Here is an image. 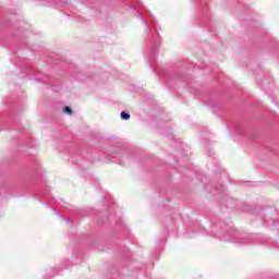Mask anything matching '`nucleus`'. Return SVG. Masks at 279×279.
<instances>
[{"label": "nucleus", "mask_w": 279, "mask_h": 279, "mask_svg": "<svg viewBox=\"0 0 279 279\" xmlns=\"http://www.w3.org/2000/svg\"><path fill=\"white\" fill-rule=\"evenodd\" d=\"M137 16L138 19H142V23L146 25V32L148 34V38L146 40V47L150 52L148 60L151 63L154 62V54L156 53V49L160 47V43H162V39L160 38V34H158V29H160V27L156 26V21H153V26L149 25V22L143 19V14L141 12H137Z\"/></svg>", "instance_id": "obj_1"}, {"label": "nucleus", "mask_w": 279, "mask_h": 279, "mask_svg": "<svg viewBox=\"0 0 279 279\" xmlns=\"http://www.w3.org/2000/svg\"><path fill=\"white\" fill-rule=\"evenodd\" d=\"M223 232L229 239L221 238V241H231V243H238V245H247L252 243L250 235L241 231L225 229Z\"/></svg>", "instance_id": "obj_2"}, {"label": "nucleus", "mask_w": 279, "mask_h": 279, "mask_svg": "<svg viewBox=\"0 0 279 279\" xmlns=\"http://www.w3.org/2000/svg\"><path fill=\"white\" fill-rule=\"evenodd\" d=\"M120 119H122V121H130V113L126 111H122L120 113Z\"/></svg>", "instance_id": "obj_3"}, {"label": "nucleus", "mask_w": 279, "mask_h": 279, "mask_svg": "<svg viewBox=\"0 0 279 279\" xmlns=\"http://www.w3.org/2000/svg\"><path fill=\"white\" fill-rule=\"evenodd\" d=\"M63 112H64L65 114H72V113H73V110L71 109V107L65 106V107H63Z\"/></svg>", "instance_id": "obj_4"}, {"label": "nucleus", "mask_w": 279, "mask_h": 279, "mask_svg": "<svg viewBox=\"0 0 279 279\" xmlns=\"http://www.w3.org/2000/svg\"><path fill=\"white\" fill-rule=\"evenodd\" d=\"M63 221H65V223H71V218H63Z\"/></svg>", "instance_id": "obj_5"}, {"label": "nucleus", "mask_w": 279, "mask_h": 279, "mask_svg": "<svg viewBox=\"0 0 279 279\" xmlns=\"http://www.w3.org/2000/svg\"><path fill=\"white\" fill-rule=\"evenodd\" d=\"M54 210V214L60 217V213H58V210L53 209Z\"/></svg>", "instance_id": "obj_6"}, {"label": "nucleus", "mask_w": 279, "mask_h": 279, "mask_svg": "<svg viewBox=\"0 0 279 279\" xmlns=\"http://www.w3.org/2000/svg\"><path fill=\"white\" fill-rule=\"evenodd\" d=\"M120 165H125V162H124V161H121Z\"/></svg>", "instance_id": "obj_7"}, {"label": "nucleus", "mask_w": 279, "mask_h": 279, "mask_svg": "<svg viewBox=\"0 0 279 279\" xmlns=\"http://www.w3.org/2000/svg\"><path fill=\"white\" fill-rule=\"evenodd\" d=\"M153 72H154V73H156V70H155V69H153Z\"/></svg>", "instance_id": "obj_8"}]
</instances>
